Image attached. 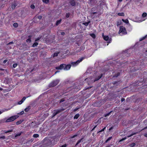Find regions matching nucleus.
Instances as JSON below:
<instances>
[{
	"instance_id": "obj_50",
	"label": "nucleus",
	"mask_w": 147,
	"mask_h": 147,
	"mask_svg": "<svg viewBox=\"0 0 147 147\" xmlns=\"http://www.w3.org/2000/svg\"><path fill=\"white\" fill-rule=\"evenodd\" d=\"M137 133V132L133 133H132V134H131L129 137H131L132 136H133V135L135 134H136Z\"/></svg>"
},
{
	"instance_id": "obj_6",
	"label": "nucleus",
	"mask_w": 147,
	"mask_h": 147,
	"mask_svg": "<svg viewBox=\"0 0 147 147\" xmlns=\"http://www.w3.org/2000/svg\"><path fill=\"white\" fill-rule=\"evenodd\" d=\"M59 82V80H54L49 84V86L51 87H54L57 85Z\"/></svg>"
},
{
	"instance_id": "obj_3",
	"label": "nucleus",
	"mask_w": 147,
	"mask_h": 147,
	"mask_svg": "<svg viewBox=\"0 0 147 147\" xmlns=\"http://www.w3.org/2000/svg\"><path fill=\"white\" fill-rule=\"evenodd\" d=\"M102 74H99L97 72L94 73L93 75L94 78V82H95L99 80L102 76Z\"/></svg>"
},
{
	"instance_id": "obj_42",
	"label": "nucleus",
	"mask_w": 147,
	"mask_h": 147,
	"mask_svg": "<svg viewBox=\"0 0 147 147\" xmlns=\"http://www.w3.org/2000/svg\"><path fill=\"white\" fill-rule=\"evenodd\" d=\"M22 122V121H17L16 123L17 125H19L20 123H21Z\"/></svg>"
},
{
	"instance_id": "obj_22",
	"label": "nucleus",
	"mask_w": 147,
	"mask_h": 147,
	"mask_svg": "<svg viewBox=\"0 0 147 147\" xmlns=\"http://www.w3.org/2000/svg\"><path fill=\"white\" fill-rule=\"evenodd\" d=\"M90 21H89L88 22H85L83 24L85 26H88L89 24L90 23Z\"/></svg>"
},
{
	"instance_id": "obj_49",
	"label": "nucleus",
	"mask_w": 147,
	"mask_h": 147,
	"mask_svg": "<svg viewBox=\"0 0 147 147\" xmlns=\"http://www.w3.org/2000/svg\"><path fill=\"white\" fill-rule=\"evenodd\" d=\"M3 25V22L1 21H0V27L2 26Z\"/></svg>"
},
{
	"instance_id": "obj_38",
	"label": "nucleus",
	"mask_w": 147,
	"mask_h": 147,
	"mask_svg": "<svg viewBox=\"0 0 147 147\" xmlns=\"http://www.w3.org/2000/svg\"><path fill=\"white\" fill-rule=\"evenodd\" d=\"M21 134V133H18L16 134L15 136V137H17L18 136H20Z\"/></svg>"
},
{
	"instance_id": "obj_33",
	"label": "nucleus",
	"mask_w": 147,
	"mask_h": 147,
	"mask_svg": "<svg viewBox=\"0 0 147 147\" xmlns=\"http://www.w3.org/2000/svg\"><path fill=\"white\" fill-rule=\"evenodd\" d=\"M83 139V138H82L80 140H78L77 141V142L76 143V145H78L81 142L82 140Z\"/></svg>"
},
{
	"instance_id": "obj_62",
	"label": "nucleus",
	"mask_w": 147,
	"mask_h": 147,
	"mask_svg": "<svg viewBox=\"0 0 147 147\" xmlns=\"http://www.w3.org/2000/svg\"><path fill=\"white\" fill-rule=\"evenodd\" d=\"M5 69H2V68H0V70L2 71H4Z\"/></svg>"
},
{
	"instance_id": "obj_21",
	"label": "nucleus",
	"mask_w": 147,
	"mask_h": 147,
	"mask_svg": "<svg viewBox=\"0 0 147 147\" xmlns=\"http://www.w3.org/2000/svg\"><path fill=\"white\" fill-rule=\"evenodd\" d=\"M12 131H13V129H9L8 130H5L4 131V132L5 133H7L12 132Z\"/></svg>"
},
{
	"instance_id": "obj_7",
	"label": "nucleus",
	"mask_w": 147,
	"mask_h": 147,
	"mask_svg": "<svg viewBox=\"0 0 147 147\" xmlns=\"http://www.w3.org/2000/svg\"><path fill=\"white\" fill-rule=\"evenodd\" d=\"M104 33L102 34V36L103 39L106 41L108 43H110L112 39L111 38H109L108 36H105Z\"/></svg>"
},
{
	"instance_id": "obj_63",
	"label": "nucleus",
	"mask_w": 147,
	"mask_h": 147,
	"mask_svg": "<svg viewBox=\"0 0 147 147\" xmlns=\"http://www.w3.org/2000/svg\"><path fill=\"white\" fill-rule=\"evenodd\" d=\"M5 72V71H4V72L1 73H0V74L1 75H3L4 74Z\"/></svg>"
},
{
	"instance_id": "obj_48",
	"label": "nucleus",
	"mask_w": 147,
	"mask_h": 147,
	"mask_svg": "<svg viewBox=\"0 0 147 147\" xmlns=\"http://www.w3.org/2000/svg\"><path fill=\"white\" fill-rule=\"evenodd\" d=\"M97 13V12H93L92 11V13H91V15L92 16H93L94 14H96V13Z\"/></svg>"
},
{
	"instance_id": "obj_11",
	"label": "nucleus",
	"mask_w": 147,
	"mask_h": 147,
	"mask_svg": "<svg viewBox=\"0 0 147 147\" xmlns=\"http://www.w3.org/2000/svg\"><path fill=\"white\" fill-rule=\"evenodd\" d=\"M11 80H12L11 78H5L4 81L7 84H8L10 82Z\"/></svg>"
},
{
	"instance_id": "obj_60",
	"label": "nucleus",
	"mask_w": 147,
	"mask_h": 147,
	"mask_svg": "<svg viewBox=\"0 0 147 147\" xmlns=\"http://www.w3.org/2000/svg\"><path fill=\"white\" fill-rule=\"evenodd\" d=\"M58 53H55L54 54V57H55V56H57L58 55Z\"/></svg>"
},
{
	"instance_id": "obj_36",
	"label": "nucleus",
	"mask_w": 147,
	"mask_h": 147,
	"mask_svg": "<svg viewBox=\"0 0 147 147\" xmlns=\"http://www.w3.org/2000/svg\"><path fill=\"white\" fill-rule=\"evenodd\" d=\"M112 136H111V137H109L107 140H106V141H105V142H107L108 141L110 140L112 138Z\"/></svg>"
},
{
	"instance_id": "obj_4",
	"label": "nucleus",
	"mask_w": 147,
	"mask_h": 147,
	"mask_svg": "<svg viewBox=\"0 0 147 147\" xmlns=\"http://www.w3.org/2000/svg\"><path fill=\"white\" fill-rule=\"evenodd\" d=\"M65 109H64L62 108L60 109L54 110L52 112L53 114L52 115V117H54L57 114L65 110Z\"/></svg>"
},
{
	"instance_id": "obj_16",
	"label": "nucleus",
	"mask_w": 147,
	"mask_h": 147,
	"mask_svg": "<svg viewBox=\"0 0 147 147\" xmlns=\"http://www.w3.org/2000/svg\"><path fill=\"white\" fill-rule=\"evenodd\" d=\"M32 37L31 36H28V38L26 40V42H27L30 43L31 42V38Z\"/></svg>"
},
{
	"instance_id": "obj_5",
	"label": "nucleus",
	"mask_w": 147,
	"mask_h": 147,
	"mask_svg": "<svg viewBox=\"0 0 147 147\" xmlns=\"http://www.w3.org/2000/svg\"><path fill=\"white\" fill-rule=\"evenodd\" d=\"M84 59V57H82L76 62H71V64L72 66L75 67L78 65L80 62H81Z\"/></svg>"
},
{
	"instance_id": "obj_45",
	"label": "nucleus",
	"mask_w": 147,
	"mask_h": 147,
	"mask_svg": "<svg viewBox=\"0 0 147 147\" xmlns=\"http://www.w3.org/2000/svg\"><path fill=\"white\" fill-rule=\"evenodd\" d=\"M105 129H106V127H105L103 128L101 130H100V131H99V132H101L102 131H104Z\"/></svg>"
},
{
	"instance_id": "obj_19",
	"label": "nucleus",
	"mask_w": 147,
	"mask_h": 147,
	"mask_svg": "<svg viewBox=\"0 0 147 147\" xmlns=\"http://www.w3.org/2000/svg\"><path fill=\"white\" fill-rule=\"evenodd\" d=\"M80 116V114H77L75 115L74 117V119H78Z\"/></svg>"
},
{
	"instance_id": "obj_26",
	"label": "nucleus",
	"mask_w": 147,
	"mask_h": 147,
	"mask_svg": "<svg viewBox=\"0 0 147 147\" xmlns=\"http://www.w3.org/2000/svg\"><path fill=\"white\" fill-rule=\"evenodd\" d=\"M122 21L125 23L126 24H127L129 23V21L128 20L126 19V20H124V19H122Z\"/></svg>"
},
{
	"instance_id": "obj_51",
	"label": "nucleus",
	"mask_w": 147,
	"mask_h": 147,
	"mask_svg": "<svg viewBox=\"0 0 147 147\" xmlns=\"http://www.w3.org/2000/svg\"><path fill=\"white\" fill-rule=\"evenodd\" d=\"M26 98V97L24 96L22 98V99L21 100H22L24 102V101L25 100Z\"/></svg>"
},
{
	"instance_id": "obj_20",
	"label": "nucleus",
	"mask_w": 147,
	"mask_h": 147,
	"mask_svg": "<svg viewBox=\"0 0 147 147\" xmlns=\"http://www.w3.org/2000/svg\"><path fill=\"white\" fill-rule=\"evenodd\" d=\"M38 45V43L37 42H34L33 44L32 47H37Z\"/></svg>"
},
{
	"instance_id": "obj_59",
	"label": "nucleus",
	"mask_w": 147,
	"mask_h": 147,
	"mask_svg": "<svg viewBox=\"0 0 147 147\" xmlns=\"http://www.w3.org/2000/svg\"><path fill=\"white\" fill-rule=\"evenodd\" d=\"M130 100V98H127L126 99V101L127 102L129 101Z\"/></svg>"
},
{
	"instance_id": "obj_13",
	"label": "nucleus",
	"mask_w": 147,
	"mask_h": 147,
	"mask_svg": "<svg viewBox=\"0 0 147 147\" xmlns=\"http://www.w3.org/2000/svg\"><path fill=\"white\" fill-rule=\"evenodd\" d=\"M127 62L126 61H123H123H117V64H119L118 65H123V64L124 63Z\"/></svg>"
},
{
	"instance_id": "obj_64",
	"label": "nucleus",
	"mask_w": 147,
	"mask_h": 147,
	"mask_svg": "<svg viewBox=\"0 0 147 147\" xmlns=\"http://www.w3.org/2000/svg\"><path fill=\"white\" fill-rule=\"evenodd\" d=\"M96 126L97 125H95V126H94L92 130H94L96 127Z\"/></svg>"
},
{
	"instance_id": "obj_35",
	"label": "nucleus",
	"mask_w": 147,
	"mask_h": 147,
	"mask_svg": "<svg viewBox=\"0 0 147 147\" xmlns=\"http://www.w3.org/2000/svg\"><path fill=\"white\" fill-rule=\"evenodd\" d=\"M146 37H147V35H146V36L142 37V38H141L140 39V41H141L143 40H144L146 38Z\"/></svg>"
},
{
	"instance_id": "obj_53",
	"label": "nucleus",
	"mask_w": 147,
	"mask_h": 147,
	"mask_svg": "<svg viewBox=\"0 0 147 147\" xmlns=\"http://www.w3.org/2000/svg\"><path fill=\"white\" fill-rule=\"evenodd\" d=\"M8 61V60L7 59H6L4 60L3 62V64H5L6 62H7Z\"/></svg>"
},
{
	"instance_id": "obj_57",
	"label": "nucleus",
	"mask_w": 147,
	"mask_h": 147,
	"mask_svg": "<svg viewBox=\"0 0 147 147\" xmlns=\"http://www.w3.org/2000/svg\"><path fill=\"white\" fill-rule=\"evenodd\" d=\"M67 146V145L66 144H65L63 145H62L61 146H60V147H66Z\"/></svg>"
},
{
	"instance_id": "obj_41",
	"label": "nucleus",
	"mask_w": 147,
	"mask_h": 147,
	"mask_svg": "<svg viewBox=\"0 0 147 147\" xmlns=\"http://www.w3.org/2000/svg\"><path fill=\"white\" fill-rule=\"evenodd\" d=\"M40 38H41V37H38L35 39V42L37 41L38 40H39L40 39Z\"/></svg>"
},
{
	"instance_id": "obj_25",
	"label": "nucleus",
	"mask_w": 147,
	"mask_h": 147,
	"mask_svg": "<svg viewBox=\"0 0 147 147\" xmlns=\"http://www.w3.org/2000/svg\"><path fill=\"white\" fill-rule=\"evenodd\" d=\"M118 15L119 16H124V14L123 12L119 13H118Z\"/></svg>"
},
{
	"instance_id": "obj_30",
	"label": "nucleus",
	"mask_w": 147,
	"mask_h": 147,
	"mask_svg": "<svg viewBox=\"0 0 147 147\" xmlns=\"http://www.w3.org/2000/svg\"><path fill=\"white\" fill-rule=\"evenodd\" d=\"M121 21H118L117 22V26H118L121 24Z\"/></svg>"
},
{
	"instance_id": "obj_2",
	"label": "nucleus",
	"mask_w": 147,
	"mask_h": 147,
	"mask_svg": "<svg viewBox=\"0 0 147 147\" xmlns=\"http://www.w3.org/2000/svg\"><path fill=\"white\" fill-rule=\"evenodd\" d=\"M71 66V65L70 64L66 65L65 64H61L59 66L56 67L55 69L57 70L63 69L65 70H67L70 68Z\"/></svg>"
},
{
	"instance_id": "obj_40",
	"label": "nucleus",
	"mask_w": 147,
	"mask_h": 147,
	"mask_svg": "<svg viewBox=\"0 0 147 147\" xmlns=\"http://www.w3.org/2000/svg\"><path fill=\"white\" fill-rule=\"evenodd\" d=\"M24 113V111H22L20 112V113H18V114L20 115H23Z\"/></svg>"
},
{
	"instance_id": "obj_61",
	"label": "nucleus",
	"mask_w": 147,
	"mask_h": 147,
	"mask_svg": "<svg viewBox=\"0 0 147 147\" xmlns=\"http://www.w3.org/2000/svg\"><path fill=\"white\" fill-rule=\"evenodd\" d=\"M65 33L64 32H62L61 33V35H64L65 34Z\"/></svg>"
},
{
	"instance_id": "obj_24",
	"label": "nucleus",
	"mask_w": 147,
	"mask_h": 147,
	"mask_svg": "<svg viewBox=\"0 0 147 147\" xmlns=\"http://www.w3.org/2000/svg\"><path fill=\"white\" fill-rule=\"evenodd\" d=\"M112 112V111H110L109 112V113H107V114H105L104 115V116L105 117H107V116H109L111 113Z\"/></svg>"
},
{
	"instance_id": "obj_32",
	"label": "nucleus",
	"mask_w": 147,
	"mask_h": 147,
	"mask_svg": "<svg viewBox=\"0 0 147 147\" xmlns=\"http://www.w3.org/2000/svg\"><path fill=\"white\" fill-rule=\"evenodd\" d=\"M33 137L35 138H37L39 137V135L38 134H34L33 135Z\"/></svg>"
},
{
	"instance_id": "obj_55",
	"label": "nucleus",
	"mask_w": 147,
	"mask_h": 147,
	"mask_svg": "<svg viewBox=\"0 0 147 147\" xmlns=\"http://www.w3.org/2000/svg\"><path fill=\"white\" fill-rule=\"evenodd\" d=\"M113 127H114V126L111 127L110 128H109V130L110 131H111L113 128Z\"/></svg>"
},
{
	"instance_id": "obj_27",
	"label": "nucleus",
	"mask_w": 147,
	"mask_h": 147,
	"mask_svg": "<svg viewBox=\"0 0 147 147\" xmlns=\"http://www.w3.org/2000/svg\"><path fill=\"white\" fill-rule=\"evenodd\" d=\"M136 145V143H133L130 144L129 146L131 147H134Z\"/></svg>"
},
{
	"instance_id": "obj_58",
	"label": "nucleus",
	"mask_w": 147,
	"mask_h": 147,
	"mask_svg": "<svg viewBox=\"0 0 147 147\" xmlns=\"http://www.w3.org/2000/svg\"><path fill=\"white\" fill-rule=\"evenodd\" d=\"M125 100V99L124 98H121V102H123V101H124Z\"/></svg>"
},
{
	"instance_id": "obj_44",
	"label": "nucleus",
	"mask_w": 147,
	"mask_h": 147,
	"mask_svg": "<svg viewBox=\"0 0 147 147\" xmlns=\"http://www.w3.org/2000/svg\"><path fill=\"white\" fill-rule=\"evenodd\" d=\"M70 16V14L69 13H67L66 15V17L67 18H68Z\"/></svg>"
},
{
	"instance_id": "obj_31",
	"label": "nucleus",
	"mask_w": 147,
	"mask_h": 147,
	"mask_svg": "<svg viewBox=\"0 0 147 147\" xmlns=\"http://www.w3.org/2000/svg\"><path fill=\"white\" fill-rule=\"evenodd\" d=\"M13 26L15 28H17L18 26V24L17 23H15L13 24Z\"/></svg>"
},
{
	"instance_id": "obj_56",
	"label": "nucleus",
	"mask_w": 147,
	"mask_h": 147,
	"mask_svg": "<svg viewBox=\"0 0 147 147\" xmlns=\"http://www.w3.org/2000/svg\"><path fill=\"white\" fill-rule=\"evenodd\" d=\"M5 138V136H0V138H2L3 139H4Z\"/></svg>"
},
{
	"instance_id": "obj_9",
	"label": "nucleus",
	"mask_w": 147,
	"mask_h": 147,
	"mask_svg": "<svg viewBox=\"0 0 147 147\" xmlns=\"http://www.w3.org/2000/svg\"><path fill=\"white\" fill-rule=\"evenodd\" d=\"M119 32L123 34H127V32L125 28L123 26L120 27Z\"/></svg>"
},
{
	"instance_id": "obj_23",
	"label": "nucleus",
	"mask_w": 147,
	"mask_h": 147,
	"mask_svg": "<svg viewBox=\"0 0 147 147\" xmlns=\"http://www.w3.org/2000/svg\"><path fill=\"white\" fill-rule=\"evenodd\" d=\"M90 36L94 39H95L96 38V35L94 33H92L90 34Z\"/></svg>"
},
{
	"instance_id": "obj_47",
	"label": "nucleus",
	"mask_w": 147,
	"mask_h": 147,
	"mask_svg": "<svg viewBox=\"0 0 147 147\" xmlns=\"http://www.w3.org/2000/svg\"><path fill=\"white\" fill-rule=\"evenodd\" d=\"M77 136V135L75 134V135H74L73 136H71V138H75V137H76Z\"/></svg>"
},
{
	"instance_id": "obj_43",
	"label": "nucleus",
	"mask_w": 147,
	"mask_h": 147,
	"mask_svg": "<svg viewBox=\"0 0 147 147\" xmlns=\"http://www.w3.org/2000/svg\"><path fill=\"white\" fill-rule=\"evenodd\" d=\"M17 65V63H15L13 64V68H16Z\"/></svg>"
},
{
	"instance_id": "obj_18",
	"label": "nucleus",
	"mask_w": 147,
	"mask_h": 147,
	"mask_svg": "<svg viewBox=\"0 0 147 147\" xmlns=\"http://www.w3.org/2000/svg\"><path fill=\"white\" fill-rule=\"evenodd\" d=\"M61 20H62L61 19L59 20H57L56 23V26H57L58 25L61 23Z\"/></svg>"
},
{
	"instance_id": "obj_37",
	"label": "nucleus",
	"mask_w": 147,
	"mask_h": 147,
	"mask_svg": "<svg viewBox=\"0 0 147 147\" xmlns=\"http://www.w3.org/2000/svg\"><path fill=\"white\" fill-rule=\"evenodd\" d=\"M147 15V13H143L142 14V16L143 17H145Z\"/></svg>"
},
{
	"instance_id": "obj_29",
	"label": "nucleus",
	"mask_w": 147,
	"mask_h": 147,
	"mask_svg": "<svg viewBox=\"0 0 147 147\" xmlns=\"http://www.w3.org/2000/svg\"><path fill=\"white\" fill-rule=\"evenodd\" d=\"M43 2L47 4L49 2V0H42Z\"/></svg>"
},
{
	"instance_id": "obj_15",
	"label": "nucleus",
	"mask_w": 147,
	"mask_h": 147,
	"mask_svg": "<svg viewBox=\"0 0 147 147\" xmlns=\"http://www.w3.org/2000/svg\"><path fill=\"white\" fill-rule=\"evenodd\" d=\"M17 5V4L15 2H14L12 4V9H14Z\"/></svg>"
},
{
	"instance_id": "obj_54",
	"label": "nucleus",
	"mask_w": 147,
	"mask_h": 147,
	"mask_svg": "<svg viewBox=\"0 0 147 147\" xmlns=\"http://www.w3.org/2000/svg\"><path fill=\"white\" fill-rule=\"evenodd\" d=\"M38 18L40 20L42 18V16H38Z\"/></svg>"
},
{
	"instance_id": "obj_8",
	"label": "nucleus",
	"mask_w": 147,
	"mask_h": 147,
	"mask_svg": "<svg viewBox=\"0 0 147 147\" xmlns=\"http://www.w3.org/2000/svg\"><path fill=\"white\" fill-rule=\"evenodd\" d=\"M18 117L17 115L9 117L6 120V122H9L13 121L16 119Z\"/></svg>"
},
{
	"instance_id": "obj_39",
	"label": "nucleus",
	"mask_w": 147,
	"mask_h": 147,
	"mask_svg": "<svg viewBox=\"0 0 147 147\" xmlns=\"http://www.w3.org/2000/svg\"><path fill=\"white\" fill-rule=\"evenodd\" d=\"M30 7L31 9H34L35 8V6L34 5L32 4V5H31L30 6Z\"/></svg>"
},
{
	"instance_id": "obj_10",
	"label": "nucleus",
	"mask_w": 147,
	"mask_h": 147,
	"mask_svg": "<svg viewBox=\"0 0 147 147\" xmlns=\"http://www.w3.org/2000/svg\"><path fill=\"white\" fill-rule=\"evenodd\" d=\"M121 71L117 70L113 72V77H117L119 76L120 75V73L121 72Z\"/></svg>"
},
{
	"instance_id": "obj_17",
	"label": "nucleus",
	"mask_w": 147,
	"mask_h": 147,
	"mask_svg": "<svg viewBox=\"0 0 147 147\" xmlns=\"http://www.w3.org/2000/svg\"><path fill=\"white\" fill-rule=\"evenodd\" d=\"M31 107L29 106H28L26 109H25L24 111L26 112H28L30 109Z\"/></svg>"
},
{
	"instance_id": "obj_46",
	"label": "nucleus",
	"mask_w": 147,
	"mask_h": 147,
	"mask_svg": "<svg viewBox=\"0 0 147 147\" xmlns=\"http://www.w3.org/2000/svg\"><path fill=\"white\" fill-rule=\"evenodd\" d=\"M65 101V99L64 98H62V99H61V100H60V102H59L60 103H61L64 101Z\"/></svg>"
},
{
	"instance_id": "obj_14",
	"label": "nucleus",
	"mask_w": 147,
	"mask_h": 147,
	"mask_svg": "<svg viewBox=\"0 0 147 147\" xmlns=\"http://www.w3.org/2000/svg\"><path fill=\"white\" fill-rule=\"evenodd\" d=\"M70 3L72 6H74L76 5V3L74 0H71Z\"/></svg>"
},
{
	"instance_id": "obj_52",
	"label": "nucleus",
	"mask_w": 147,
	"mask_h": 147,
	"mask_svg": "<svg viewBox=\"0 0 147 147\" xmlns=\"http://www.w3.org/2000/svg\"><path fill=\"white\" fill-rule=\"evenodd\" d=\"M23 102L22 100H21V101H20L19 102H18V104H19V105H21Z\"/></svg>"
},
{
	"instance_id": "obj_34",
	"label": "nucleus",
	"mask_w": 147,
	"mask_h": 147,
	"mask_svg": "<svg viewBox=\"0 0 147 147\" xmlns=\"http://www.w3.org/2000/svg\"><path fill=\"white\" fill-rule=\"evenodd\" d=\"M119 82V81H114L113 82H112V84L114 85H117V84H118Z\"/></svg>"
},
{
	"instance_id": "obj_1",
	"label": "nucleus",
	"mask_w": 147,
	"mask_h": 147,
	"mask_svg": "<svg viewBox=\"0 0 147 147\" xmlns=\"http://www.w3.org/2000/svg\"><path fill=\"white\" fill-rule=\"evenodd\" d=\"M57 142L56 138L54 137L50 138L48 139H45L43 147H51L56 144Z\"/></svg>"
},
{
	"instance_id": "obj_12",
	"label": "nucleus",
	"mask_w": 147,
	"mask_h": 147,
	"mask_svg": "<svg viewBox=\"0 0 147 147\" xmlns=\"http://www.w3.org/2000/svg\"><path fill=\"white\" fill-rule=\"evenodd\" d=\"M144 80L143 78H141V81H138L136 83H138L136 84V85L137 86H140V85H141L142 84L143 80Z\"/></svg>"
},
{
	"instance_id": "obj_28",
	"label": "nucleus",
	"mask_w": 147,
	"mask_h": 147,
	"mask_svg": "<svg viewBox=\"0 0 147 147\" xmlns=\"http://www.w3.org/2000/svg\"><path fill=\"white\" fill-rule=\"evenodd\" d=\"M135 68H136L135 67H133L131 68V71H136L137 70V69H135Z\"/></svg>"
}]
</instances>
